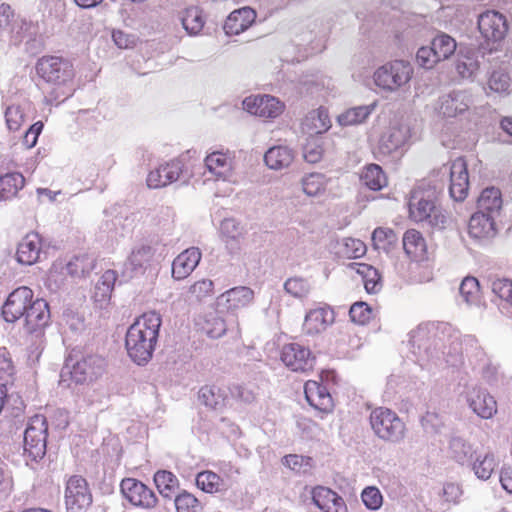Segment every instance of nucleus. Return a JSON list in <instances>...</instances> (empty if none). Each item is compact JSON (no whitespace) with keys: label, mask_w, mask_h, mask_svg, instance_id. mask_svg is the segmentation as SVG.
Masks as SVG:
<instances>
[{"label":"nucleus","mask_w":512,"mask_h":512,"mask_svg":"<svg viewBox=\"0 0 512 512\" xmlns=\"http://www.w3.org/2000/svg\"><path fill=\"white\" fill-rule=\"evenodd\" d=\"M330 127L331 122L328 112L322 107L307 113L301 123L302 131L311 137L325 133Z\"/></svg>","instance_id":"nucleus-31"},{"label":"nucleus","mask_w":512,"mask_h":512,"mask_svg":"<svg viewBox=\"0 0 512 512\" xmlns=\"http://www.w3.org/2000/svg\"><path fill=\"white\" fill-rule=\"evenodd\" d=\"M243 109L250 114L263 118H276L284 110V104L277 98L270 95H256L246 97L243 102Z\"/></svg>","instance_id":"nucleus-18"},{"label":"nucleus","mask_w":512,"mask_h":512,"mask_svg":"<svg viewBox=\"0 0 512 512\" xmlns=\"http://www.w3.org/2000/svg\"><path fill=\"white\" fill-rule=\"evenodd\" d=\"M412 66L403 60H395L379 67L373 75L376 86L387 92H395L409 83Z\"/></svg>","instance_id":"nucleus-7"},{"label":"nucleus","mask_w":512,"mask_h":512,"mask_svg":"<svg viewBox=\"0 0 512 512\" xmlns=\"http://www.w3.org/2000/svg\"><path fill=\"white\" fill-rule=\"evenodd\" d=\"M24 26H26V23L23 20L15 18L9 5L2 4L0 6V30L9 32L15 43L22 40V30Z\"/></svg>","instance_id":"nucleus-34"},{"label":"nucleus","mask_w":512,"mask_h":512,"mask_svg":"<svg viewBox=\"0 0 512 512\" xmlns=\"http://www.w3.org/2000/svg\"><path fill=\"white\" fill-rule=\"evenodd\" d=\"M374 434L384 442L391 444L402 443L407 434L403 420L393 410L386 407L373 409L369 417Z\"/></svg>","instance_id":"nucleus-5"},{"label":"nucleus","mask_w":512,"mask_h":512,"mask_svg":"<svg viewBox=\"0 0 512 512\" xmlns=\"http://www.w3.org/2000/svg\"><path fill=\"white\" fill-rule=\"evenodd\" d=\"M183 28L190 35H197L204 26V19L198 7L187 8L181 18Z\"/></svg>","instance_id":"nucleus-48"},{"label":"nucleus","mask_w":512,"mask_h":512,"mask_svg":"<svg viewBox=\"0 0 512 512\" xmlns=\"http://www.w3.org/2000/svg\"><path fill=\"white\" fill-rule=\"evenodd\" d=\"M256 12L250 7H242L230 13L224 23L227 35H238L247 30L255 21Z\"/></svg>","instance_id":"nucleus-29"},{"label":"nucleus","mask_w":512,"mask_h":512,"mask_svg":"<svg viewBox=\"0 0 512 512\" xmlns=\"http://www.w3.org/2000/svg\"><path fill=\"white\" fill-rule=\"evenodd\" d=\"M48 425L43 415L30 418L24 433V454L29 461L37 463L46 454Z\"/></svg>","instance_id":"nucleus-6"},{"label":"nucleus","mask_w":512,"mask_h":512,"mask_svg":"<svg viewBox=\"0 0 512 512\" xmlns=\"http://www.w3.org/2000/svg\"><path fill=\"white\" fill-rule=\"evenodd\" d=\"M31 104L28 101L11 104L5 110V120L10 131L19 130L28 119Z\"/></svg>","instance_id":"nucleus-36"},{"label":"nucleus","mask_w":512,"mask_h":512,"mask_svg":"<svg viewBox=\"0 0 512 512\" xmlns=\"http://www.w3.org/2000/svg\"><path fill=\"white\" fill-rule=\"evenodd\" d=\"M349 316L354 323L364 325L370 321L373 312L367 303L356 302L350 307Z\"/></svg>","instance_id":"nucleus-61"},{"label":"nucleus","mask_w":512,"mask_h":512,"mask_svg":"<svg viewBox=\"0 0 512 512\" xmlns=\"http://www.w3.org/2000/svg\"><path fill=\"white\" fill-rule=\"evenodd\" d=\"M492 292L502 300L512 305V281L506 278H496L491 281Z\"/></svg>","instance_id":"nucleus-62"},{"label":"nucleus","mask_w":512,"mask_h":512,"mask_svg":"<svg viewBox=\"0 0 512 512\" xmlns=\"http://www.w3.org/2000/svg\"><path fill=\"white\" fill-rule=\"evenodd\" d=\"M284 290L292 297L302 299L310 293L311 285L307 279L291 277L285 281Z\"/></svg>","instance_id":"nucleus-51"},{"label":"nucleus","mask_w":512,"mask_h":512,"mask_svg":"<svg viewBox=\"0 0 512 512\" xmlns=\"http://www.w3.org/2000/svg\"><path fill=\"white\" fill-rule=\"evenodd\" d=\"M323 157V148L320 139L311 137L303 147V158L306 162L315 164Z\"/></svg>","instance_id":"nucleus-59"},{"label":"nucleus","mask_w":512,"mask_h":512,"mask_svg":"<svg viewBox=\"0 0 512 512\" xmlns=\"http://www.w3.org/2000/svg\"><path fill=\"white\" fill-rule=\"evenodd\" d=\"M284 465L297 473L305 474L311 470L313 460L310 457L292 454L284 457Z\"/></svg>","instance_id":"nucleus-60"},{"label":"nucleus","mask_w":512,"mask_h":512,"mask_svg":"<svg viewBox=\"0 0 512 512\" xmlns=\"http://www.w3.org/2000/svg\"><path fill=\"white\" fill-rule=\"evenodd\" d=\"M438 61L450 58L457 49L456 40L446 33L437 34L431 41Z\"/></svg>","instance_id":"nucleus-41"},{"label":"nucleus","mask_w":512,"mask_h":512,"mask_svg":"<svg viewBox=\"0 0 512 512\" xmlns=\"http://www.w3.org/2000/svg\"><path fill=\"white\" fill-rule=\"evenodd\" d=\"M304 393L307 402L316 410L328 413L333 408V400L327 388L317 381L305 383Z\"/></svg>","instance_id":"nucleus-25"},{"label":"nucleus","mask_w":512,"mask_h":512,"mask_svg":"<svg viewBox=\"0 0 512 512\" xmlns=\"http://www.w3.org/2000/svg\"><path fill=\"white\" fill-rule=\"evenodd\" d=\"M25 179L18 172L0 176V201L10 200L24 187Z\"/></svg>","instance_id":"nucleus-37"},{"label":"nucleus","mask_w":512,"mask_h":512,"mask_svg":"<svg viewBox=\"0 0 512 512\" xmlns=\"http://www.w3.org/2000/svg\"><path fill=\"white\" fill-rule=\"evenodd\" d=\"M219 234L228 252L234 254L239 251V244L246 234V229L239 220L230 217L221 221Z\"/></svg>","instance_id":"nucleus-22"},{"label":"nucleus","mask_w":512,"mask_h":512,"mask_svg":"<svg viewBox=\"0 0 512 512\" xmlns=\"http://www.w3.org/2000/svg\"><path fill=\"white\" fill-rule=\"evenodd\" d=\"M202 330L208 337L217 339L226 332V324L221 317L211 314L205 319Z\"/></svg>","instance_id":"nucleus-56"},{"label":"nucleus","mask_w":512,"mask_h":512,"mask_svg":"<svg viewBox=\"0 0 512 512\" xmlns=\"http://www.w3.org/2000/svg\"><path fill=\"white\" fill-rule=\"evenodd\" d=\"M177 512H202L203 507L199 500L187 491H183L174 500Z\"/></svg>","instance_id":"nucleus-54"},{"label":"nucleus","mask_w":512,"mask_h":512,"mask_svg":"<svg viewBox=\"0 0 512 512\" xmlns=\"http://www.w3.org/2000/svg\"><path fill=\"white\" fill-rule=\"evenodd\" d=\"M473 448L464 438L452 436L449 440L448 453L458 463L469 462L473 456Z\"/></svg>","instance_id":"nucleus-39"},{"label":"nucleus","mask_w":512,"mask_h":512,"mask_svg":"<svg viewBox=\"0 0 512 512\" xmlns=\"http://www.w3.org/2000/svg\"><path fill=\"white\" fill-rule=\"evenodd\" d=\"M338 253L346 258H359L366 253V245L359 239L343 238L339 242Z\"/></svg>","instance_id":"nucleus-49"},{"label":"nucleus","mask_w":512,"mask_h":512,"mask_svg":"<svg viewBox=\"0 0 512 512\" xmlns=\"http://www.w3.org/2000/svg\"><path fill=\"white\" fill-rule=\"evenodd\" d=\"M473 104L469 90H453L441 95L434 104V111L443 118H456L464 115Z\"/></svg>","instance_id":"nucleus-10"},{"label":"nucleus","mask_w":512,"mask_h":512,"mask_svg":"<svg viewBox=\"0 0 512 512\" xmlns=\"http://www.w3.org/2000/svg\"><path fill=\"white\" fill-rule=\"evenodd\" d=\"M213 282L209 279H202L190 286L188 291V300L200 302L212 295Z\"/></svg>","instance_id":"nucleus-57"},{"label":"nucleus","mask_w":512,"mask_h":512,"mask_svg":"<svg viewBox=\"0 0 512 512\" xmlns=\"http://www.w3.org/2000/svg\"><path fill=\"white\" fill-rule=\"evenodd\" d=\"M201 257V251L197 247H190L181 252L172 262V277L175 280L187 278L198 266Z\"/></svg>","instance_id":"nucleus-23"},{"label":"nucleus","mask_w":512,"mask_h":512,"mask_svg":"<svg viewBox=\"0 0 512 512\" xmlns=\"http://www.w3.org/2000/svg\"><path fill=\"white\" fill-rule=\"evenodd\" d=\"M335 321L333 309L327 305L310 309L304 318L303 331L307 335H318Z\"/></svg>","instance_id":"nucleus-20"},{"label":"nucleus","mask_w":512,"mask_h":512,"mask_svg":"<svg viewBox=\"0 0 512 512\" xmlns=\"http://www.w3.org/2000/svg\"><path fill=\"white\" fill-rule=\"evenodd\" d=\"M94 268V259L88 256H77L67 264V271L72 276H83Z\"/></svg>","instance_id":"nucleus-58"},{"label":"nucleus","mask_w":512,"mask_h":512,"mask_svg":"<svg viewBox=\"0 0 512 512\" xmlns=\"http://www.w3.org/2000/svg\"><path fill=\"white\" fill-rule=\"evenodd\" d=\"M403 248L409 257L416 259L424 255L426 243L419 231L410 229L404 233Z\"/></svg>","instance_id":"nucleus-40"},{"label":"nucleus","mask_w":512,"mask_h":512,"mask_svg":"<svg viewBox=\"0 0 512 512\" xmlns=\"http://www.w3.org/2000/svg\"><path fill=\"white\" fill-rule=\"evenodd\" d=\"M360 179L366 187L374 191L381 190L387 184V178L377 164H370L365 167Z\"/></svg>","instance_id":"nucleus-42"},{"label":"nucleus","mask_w":512,"mask_h":512,"mask_svg":"<svg viewBox=\"0 0 512 512\" xmlns=\"http://www.w3.org/2000/svg\"><path fill=\"white\" fill-rule=\"evenodd\" d=\"M377 106L376 102L369 105H361L349 108L337 117V121L342 126H352L362 124L372 114Z\"/></svg>","instance_id":"nucleus-35"},{"label":"nucleus","mask_w":512,"mask_h":512,"mask_svg":"<svg viewBox=\"0 0 512 512\" xmlns=\"http://www.w3.org/2000/svg\"><path fill=\"white\" fill-rule=\"evenodd\" d=\"M104 369L105 360L101 356L74 350L66 358L61 371V382H66V377H69L77 385L88 384L97 380Z\"/></svg>","instance_id":"nucleus-3"},{"label":"nucleus","mask_w":512,"mask_h":512,"mask_svg":"<svg viewBox=\"0 0 512 512\" xmlns=\"http://www.w3.org/2000/svg\"><path fill=\"white\" fill-rule=\"evenodd\" d=\"M38 75L46 82L57 87H64L74 76L73 64L62 57L44 56L36 65Z\"/></svg>","instance_id":"nucleus-8"},{"label":"nucleus","mask_w":512,"mask_h":512,"mask_svg":"<svg viewBox=\"0 0 512 512\" xmlns=\"http://www.w3.org/2000/svg\"><path fill=\"white\" fill-rule=\"evenodd\" d=\"M469 176L467 164L461 157L456 158L450 165L449 193L455 201H463L468 194Z\"/></svg>","instance_id":"nucleus-19"},{"label":"nucleus","mask_w":512,"mask_h":512,"mask_svg":"<svg viewBox=\"0 0 512 512\" xmlns=\"http://www.w3.org/2000/svg\"><path fill=\"white\" fill-rule=\"evenodd\" d=\"M372 242L376 250L389 252L397 242V235L390 228L378 227L372 233Z\"/></svg>","instance_id":"nucleus-47"},{"label":"nucleus","mask_w":512,"mask_h":512,"mask_svg":"<svg viewBox=\"0 0 512 512\" xmlns=\"http://www.w3.org/2000/svg\"><path fill=\"white\" fill-rule=\"evenodd\" d=\"M254 299V291L245 286L234 287L217 299V305L227 310H235L243 308L252 303Z\"/></svg>","instance_id":"nucleus-27"},{"label":"nucleus","mask_w":512,"mask_h":512,"mask_svg":"<svg viewBox=\"0 0 512 512\" xmlns=\"http://www.w3.org/2000/svg\"><path fill=\"white\" fill-rule=\"evenodd\" d=\"M314 504L325 512H347L344 500L329 488L318 486L312 491Z\"/></svg>","instance_id":"nucleus-28"},{"label":"nucleus","mask_w":512,"mask_h":512,"mask_svg":"<svg viewBox=\"0 0 512 512\" xmlns=\"http://www.w3.org/2000/svg\"><path fill=\"white\" fill-rule=\"evenodd\" d=\"M120 487L124 498L136 507L152 509L157 504L155 493L137 479L125 478Z\"/></svg>","instance_id":"nucleus-14"},{"label":"nucleus","mask_w":512,"mask_h":512,"mask_svg":"<svg viewBox=\"0 0 512 512\" xmlns=\"http://www.w3.org/2000/svg\"><path fill=\"white\" fill-rule=\"evenodd\" d=\"M356 272L363 278L368 293L375 294L382 288L381 276L376 268L366 263H354Z\"/></svg>","instance_id":"nucleus-38"},{"label":"nucleus","mask_w":512,"mask_h":512,"mask_svg":"<svg viewBox=\"0 0 512 512\" xmlns=\"http://www.w3.org/2000/svg\"><path fill=\"white\" fill-rule=\"evenodd\" d=\"M326 187L325 176L321 173H311L302 179V188L308 196L321 194Z\"/></svg>","instance_id":"nucleus-52"},{"label":"nucleus","mask_w":512,"mask_h":512,"mask_svg":"<svg viewBox=\"0 0 512 512\" xmlns=\"http://www.w3.org/2000/svg\"><path fill=\"white\" fill-rule=\"evenodd\" d=\"M464 395L469 408L482 419H490L497 413L494 397L477 384L466 385Z\"/></svg>","instance_id":"nucleus-11"},{"label":"nucleus","mask_w":512,"mask_h":512,"mask_svg":"<svg viewBox=\"0 0 512 512\" xmlns=\"http://www.w3.org/2000/svg\"><path fill=\"white\" fill-rule=\"evenodd\" d=\"M154 249L147 244L135 246L124 264V273L127 277L142 273L154 256Z\"/></svg>","instance_id":"nucleus-24"},{"label":"nucleus","mask_w":512,"mask_h":512,"mask_svg":"<svg viewBox=\"0 0 512 512\" xmlns=\"http://www.w3.org/2000/svg\"><path fill=\"white\" fill-rule=\"evenodd\" d=\"M295 151L287 145H276L269 148L264 155V162L271 170L279 171L288 168L295 159Z\"/></svg>","instance_id":"nucleus-30"},{"label":"nucleus","mask_w":512,"mask_h":512,"mask_svg":"<svg viewBox=\"0 0 512 512\" xmlns=\"http://www.w3.org/2000/svg\"><path fill=\"white\" fill-rule=\"evenodd\" d=\"M161 325L162 318L155 311L142 314L130 325L126 332L125 347L134 363L144 365L152 359Z\"/></svg>","instance_id":"nucleus-2"},{"label":"nucleus","mask_w":512,"mask_h":512,"mask_svg":"<svg viewBox=\"0 0 512 512\" xmlns=\"http://www.w3.org/2000/svg\"><path fill=\"white\" fill-rule=\"evenodd\" d=\"M410 128L407 124L394 119L379 137L375 147V155L379 158H386L401 150L410 138Z\"/></svg>","instance_id":"nucleus-9"},{"label":"nucleus","mask_w":512,"mask_h":512,"mask_svg":"<svg viewBox=\"0 0 512 512\" xmlns=\"http://www.w3.org/2000/svg\"><path fill=\"white\" fill-rule=\"evenodd\" d=\"M478 28L486 40L498 42L505 38L508 23L506 17L500 12L488 10L479 15Z\"/></svg>","instance_id":"nucleus-15"},{"label":"nucleus","mask_w":512,"mask_h":512,"mask_svg":"<svg viewBox=\"0 0 512 512\" xmlns=\"http://www.w3.org/2000/svg\"><path fill=\"white\" fill-rule=\"evenodd\" d=\"M154 482L159 493L164 497H169L170 492L177 485V478L170 471L160 470L155 473Z\"/></svg>","instance_id":"nucleus-55"},{"label":"nucleus","mask_w":512,"mask_h":512,"mask_svg":"<svg viewBox=\"0 0 512 512\" xmlns=\"http://www.w3.org/2000/svg\"><path fill=\"white\" fill-rule=\"evenodd\" d=\"M183 172V163L178 159L171 160L150 171L147 176L149 188L158 189L177 181Z\"/></svg>","instance_id":"nucleus-21"},{"label":"nucleus","mask_w":512,"mask_h":512,"mask_svg":"<svg viewBox=\"0 0 512 512\" xmlns=\"http://www.w3.org/2000/svg\"><path fill=\"white\" fill-rule=\"evenodd\" d=\"M483 54L471 47H461L455 61V71L459 78L474 81L480 72Z\"/></svg>","instance_id":"nucleus-17"},{"label":"nucleus","mask_w":512,"mask_h":512,"mask_svg":"<svg viewBox=\"0 0 512 512\" xmlns=\"http://www.w3.org/2000/svg\"><path fill=\"white\" fill-rule=\"evenodd\" d=\"M123 217L117 213L116 208L104 211L100 230L108 235H117L121 230Z\"/></svg>","instance_id":"nucleus-53"},{"label":"nucleus","mask_w":512,"mask_h":512,"mask_svg":"<svg viewBox=\"0 0 512 512\" xmlns=\"http://www.w3.org/2000/svg\"><path fill=\"white\" fill-rule=\"evenodd\" d=\"M282 362L292 371L305 372L312 369L314 357L309 348L299 343H288L281 350Z\"/></svg>","instance_id":"nucleus-16"},{"label":"nucleus","mask_w":512,"mask_h":512,"mask_svg":"<svg viewBox=\"0 0 512 512\" xmlns=\"http://www.w3.org/2000/svg\"><path fill=\"white\" fill-rule=\"evenodd\" d=\"M42 251L41 238L37 233H28L17 246L16 259L24 265L36 263Z\"/></svg>","instance_id":"nucleus-26"},{"label":"nucleus","mask_w":512,"mask_h":512,"mask_svg":"<svg viewBox=\"0 0 512 512\" xmlns=\"http://www.w3.org/2000/svg\"><path fill=\"white\" fill-rule=\"evenodd\" d=\"M196 485L206 493H217L224 488V482L219 475L213 471H202L196 476Z\"/></svg>","instance_id":"nucleus-46"},{"label":"nucleus","mask_w":512,"mask_h":512,"mask_svg":"<svg viewBox=\"0 0 512 512\" xmlns=\"http://www.w3.org/2000/svg\"><path fill=\"white\" fill-rule=\"evenodd\" d=\"M461 300L467 305H476L480 301V286L475 277H465L459 287Z\"/></svg>","instance_id":"nucleus-44"},{"label":"nucleus","mask_w":512,"mask_h":512,"mask_svg":"<svg viewBox=\"0 0 512 512\" xmlns=\"http://www.w3.org/2000/svg\"><path fill=\"white\" fill-rule=\"evenodd\" d=\"M495 218L481 212H475L469 221V235L475 239L491 238L496 234Z\"/></svg>","instance_id":"nucleus-32"},{"label":"nucleus","mask_w":512,"mask_h":512,"mask_svg":"<svg viewBox=\"0 0 512 512\" xmlns=\"http://www.w3.org/2000/svg\"><path fill=\"white\" fill-rule=\"evenodd\" d=\"M498 465V460L493 452H486L483 456H478L473 463L472 469L477 478L487 480L491 477L493 471Z\"/></svg>","instance_id":"nucleus-45"},{"label":"nucleus","mask_w":512,"mask_h":512,"mask_svg":"<svg viewBox=\"0 0 512 512\" xmlns=\"http://www.w3.org/2000/svg\"><path fill=\"white\" fill-rule=\"evenodd\" d=\"M6 322L14 323L24 318V330L29 334H40L49 324L48 303L41 298L33 299V291L22 286L12 291L1 310Z\"/></svg>","instance_id":"nucleus-1"},{"label":"nucleus","mask_w":512,"mask_h":512,"mask_svg":"<svg viewBox=\"0 0 512 512\" xmlns=\"http://www.w3.org/2000/svg\"><path fill=\"white\" fill-rule=\"evenodd\" d=\"M65 503L68 512H83L92 503L87 482L80 476H72L66 486Z\"/></svg>","instance_id":"nucleus-12"},{"label":"nucleus","mask_w":512,"mask_h":512,"mask_svg":"<svg viewBox=\"0 0 512 512\" xmlns=\"http://www.w3.org/2000/svg\"><path fill=\"white\" fill-rule=\"evenodd\" d=\"M503 205L502 195L498 188H485L477 200V211L482 214L497 217Z\"/></svg>","instance_id":"nucleus-33"},{"label":"nucleus","mask_w":512,"mask_h":512,"mask_svg":"<svg viewBox=\"0 0 512 512\" xmlns=\"http://www.w3.org/2000/svg\"><path fill=\"white\" fill-rule=\"evenodd\" d=\"M511 78L504 70H494L488 80V87L498 94H509L511 89Z\"/></svg>","instance_id":"nucleus-50"},{"label":"nucleus","mask_w":512,"mask_h":512,"mask_svg":"<svg viewBox=\"0 0 512 512\" xmlns=\"http://www.w3.org/2000/svg\"><path fill=\"white\" fill-rule=\"evenodd\" d=\"M410 217L417 222H425L433 229H445L449 223L446 213L436 205L434 190L416 188L409 199Z\"/></svg>","instance_id":"nucleus-4"},{"label":"nucleus","mask_w":512,"mask_h":512,"mask_svg":"<svg viewBox=\"0 0 512 512\" xmlns=\"http://www.w3.org/2000/svg\"><path fill=\"white\" fill-rule=\"evenodd\" d=\"M364 505L370 510H377L382 506L383 497L378 488L366 487L361 495Z\"/></svg>","instance_id":"nucleus-63"},{"label":"nucleus","mask_w":512,"mask_h":512,"mask_svg":"<svg viewBox=\"0 0 512 512\" xmlns=\"http://www.w3.org/2000/svg\"><path fill=\"white\" fill-rule=\"evenodd\" d=\"M416 61L425 69H431L439 62L432 45L419 48L416 54Z\"/></svg>","instance_id":"nucleus-64"},{"label":"nucleus","mask_w":512,"mask_h":512,"mask_svg":"<svg viewBox=\"0 0 512 512\" xmlns=\"http://www.w3.org/2000/svg\"><path fill=\"white\" fill-rule=\"evenodd\" d=\"M208 179L230 181L234 174V154L230 151H213L204 159Z\"/></svg>","instance_id":"nucleus-13"},{"label":"nucleus","mask_w":512,"mask_h":512,"mask_svg":"<svg viewBox=\"0 0 512 512\" xmlns=\"http://www.w3.org/2000/svg\"><path fill=\"white\" fill-rule=\"evenodd\" d=\"M226 392L217 386H205L199 391L200 401L207 407L218 409L225 405Z\"/></svg>","instance_id":"nucleus-43"}]
</instances>
